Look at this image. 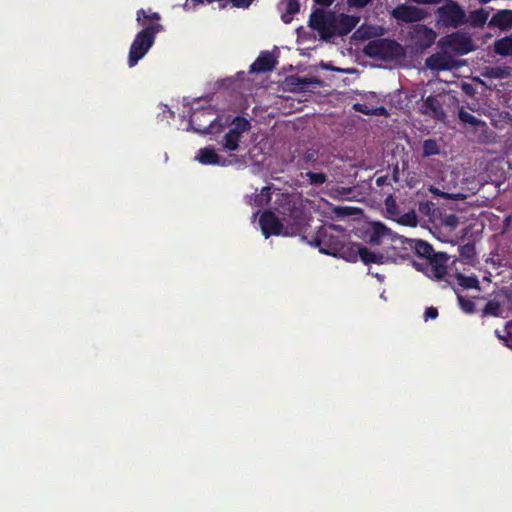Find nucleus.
<instances>
[{
    "instance_id": "obj_32",
    "label": "nucleus",
    "mask_w": 512,
    "mask_h": 512,
    "mask_svg": "<svg viewBox=\"0 0 512 512\" xmlns=\"http://www.w3.org/2000/svg\"><path fill=\"white\" fill-rule=\"evenodd\" d=\"M457 300H458L460 308L466 314H473L476 312V305L472 300L467 299L460 294H458Z\"/></svg>"
},
{
    "instance_id": "obj_28",
    "label": "nucleus",
    "mask_w": 512,
    "mask_h": 512,
    "mask_svg": "<svg viewBox=\"0 0 512 512\" xmlns=\"http://www.w3.org/2000/svg\"><path fill=\"white\" fill-rule=\"evenodd\" d=\"M458 117L463 123L469 124L473 127L486 126V123L483 120L476 118L474 115L467 112L463 107L459 109Z\"/></svg>"
},
{
    "instance_id": "obj_9",
    "label": "nucleus",
    "mask_w": 512,
    "mask_h": 512,
    "mask_svg": "<svg viewBox=\"0 0 512 512\" xmlns=\"http://www.w3.org/2000/svg\"><path fill=\"white\" fill-rule=\"evenodd\" d=\"M441 48H450L457 55H466L476 49L472 38L463 31H455L438 41Z\"/></svg>"
},
{
    "instance_id": "obj_4",
    "label": "nucleus",
    "mask_w": 512,
    "mask_h": 512,
    "mask_svg": "<svg viewBox=\"0 0 512 512\" xmlns=\"http://www.w3.org/2000/svg\"><path fill=\"white\" fill-rule=\"evenodd\" d=\"M219 125V133L226 126H230L229 131L223 136L220 145L225 151H236L239 148L242 135L251 129V123L243 116L232 117L225 115Z\"/></svg>"
},
{
    "instance_id": "obj_13",
    "label": "nucleus",
    "mask_w": 512,
    "mask_h": 512,
    "mask_svg": "<svg viewBox=\"0 0 512 512\" xmlns=\"http://www.w3.org/2000/svg\"><path fill=\"white\" fill-rule=\"evenodd\" d=\"M360 18L355 15L340 14L338 17L334 15V24L331 37L348 35L358 24Z\"/></svg>"
},
{
    "instance_id": "obj_2",
    "label": "nucleus",
    "mask_w": 512,
    "mask_h": 512,
    "mask_svg": "<svg viewBox=\"0 0 512 512\" xmlns=\"http://www.w3.org/2000/svg\"><path fill=\"white\" fill-rule=\"evenodd\" d=\"M279 213L283 215L282 219L270 210L264 211L259 219L262 234L265 238L270 236H295L299 234L304 226L303 210L296 206L290 200L280 205Z\"/></svg>"
},
{
    "instance_id": "obj_44",
    "label": "nucleus",
    "mask_w": 512,
    "mask_h": 512,
    "mask_svg": "<svg viewBox=\"0 0 512 512\" xmlns=\"http://www.w3.org/2000/svg\"><path fill=\"white\" fill-rule=\"evenodd\" d=\"M217 0H191V3L193 4V7H197L198 5H203V4H210V3H213V2H216Z\"/></svg>"
},
{
    "instance_id": "obj_22",
    "label": "nucleus",
    "mask_w": 512,
    "mask_h": 512,
    "mask_svg": "<svg viewBox=\"0 0 512 512\" xmlns=\"http://www.w3.org/2000/svg\"><path fill=\"white\" fill-rule=\"evenodd\" d=\"M512 74V67L508 65L488 66L483 72V76L490 79H504Z\"/></svg>"
},
{
    "instance_id": "obj_39",
    "label": "nucleus",
    "mask_w": 512,
    "mask_h": 512,
    "mask_svg": "<svg viewBox=\"0 0 512 512\" xmlns=\"http://www.w3.org/2000/svg\"><path fill=\"white\" fill-rule=\"evenodd\" d=\"M425 320L436 319L438 317V310L435 307H428L424 313Z\"/></svg>"
},
{
    "instance_id": "obj_42",
    "label": "nucleus",
    "mask_w": 512,
    "mask_h": 512,
    "mask_svg": "<svg viewBox=\"0 0 512 512\" xmlns=\"http://www.w3.org/2000/svg\"><path fill=\"white\" fill-rule=\"evenodd\" d=\"M354 109L358 112H361L366 115L372 114V112L369 110L366 104L356 103L354 106Z\"/></svg>"
},
{
    "instance_id": "obj_5",
    "label": "nucleus",
    "mask_w": 512,
    "mask_h": 512,
    "mask_svg": "<svg viewBox=\"0 0 512 512\" xmlns=\"http://www.w3.org/2000/svg\"><path fill=\"white\" fill-rule=\"evenodd\" d=\"M435 10L437 28L457 29L466 25L465 9L455 0H443Z\"/></svg>"
},
{
    "instance_id": "obj_37",
    "label": "nucleus",
    "mask_w": 512,
    "mask_h": 512,
    "mask_svg": "<svg viewBox=\"0 0 512 512\" xmlns=\"http://www.w3.org/2000/svg\"><path fill=\"white\" fill-rule=\"evenodd\" d=\"M373 0H347V4L349 7L362 9L370 4Z\"/></svg>"
},
{
    "instance_id": "obj_24",
    "label": "nucleus",
    "mask_w": 512,
    "mask_h": 512,
    "mask_svg": "<svg viewBox=\"0 0 512 512\" xmlns=\"http://www.w3.org/2000/svg\"><path fill=\"white\" fill-rule=\"evenodd\" d=\"M495 335L503 345L512 350V320L506 322L503 330L496 329Z\"/></svg>"
},
{
    "instance_id": "obj_46",
    "label": "nucleus",
    "mask_w": 512,
    "mask_h": 512,
    "mask_svg": "<svg viewBox=\"0 0 512 512\" xmlns=\"http://www.w3.org/2000/svg\"><path fill=\"white\" fill-rule=\"evenodd\" d=\"M392 180L395 183H397L399 181V168H398V165H395L394 168H393Z\"/></svg>"
},
{
    "instance_id": "obj_11",
    "label": "nucleus",
    "mask_w": 512,
    "mask_h": 512,
    "mask_svg": "<svg viewBox=\"0 0 512 512\" xmlns=\"http://www.w3.org/2000/svg\"><path fill=\"white\" fill-rule=\"evenodd\" d=\"M391 16L397 21L414 23L424 20L427 17V11L417 6L399 4L392 10Z\"/></svg>"
},
{
    "instance_id": "obj_43",
    "label": "nucleus",
    "mask_w": 512,
    "mask_h": 512,
    "mask_svg": "<svg viewBox=\"0 0 512 512\" xmlns=\"http://www.w3.org/2000/svg\"><path fill=\"white\" fill-rule=\"evenodd\" d=\"M411 1L416 4H422V5H435V4H440L443 2V0H411Z\"/></svg>"
},
{
    "instance_id": "obj_18",
    "label": "nucleus",
    "mask_w": 512,
    "mask_h": 512,
    "mask_svg": "<svg viewBox=\"0 0 512 512\" xmlns=\"http://www.w3.org/2000/svg\"><path fill=\"white\" fill-rule=\"evenodd\" d=\"M453 60L451 56L445 53H435L429 56L426 61V67L433 71H445L452 68Z\"/></svg>"
},
{
    "instance_id": "obj_31",
    "label": "nucleus",
    "mask_w": 512,
    "mask_h": 512,
    "mask_svg": "<svg viewBox=\"0 0 512 512\" xmlns=\"http://www.w3.org/2000/svg\"><path fill=\"white\" fill-rule=\"evenodd\" d=\"M385 209L392 219H396L400 215L399 206L392 194H388L385 199Z\"/></svg>"
},
{
    "instance_id": "obj_17",
    "label": "nucleus",
    "mask_w": 512,
    "mask_h": 512,
    "mask_svg": "<svg viewBox=\"0 0 512 512\" xmlns=\"http://www.w3.org/2000/svg\"><path fill=\"white\" fill-rule=\"evenodd\" d=\"M488 26L490 28H498L501 31H508L512 29V10H498L489 20Z\"/></svg>"
},
{
    "instance_id": "obj_38",
    "label": "nucleus",
    "mask_w": 512,
    "mask_h": 512,
    "mask_svg": "<svg viewBox=\"0 0 512 512\" xmlns=\"http://www.w3.org/2000/svg\"><path fill=\"white\" fill-rule=\"evenodd\" d=\"M416 222H417V217L414 212H409L402 216V221H401L402 224H407V225L413 226L416 224Z\"/></svg>"
},
{
    "instance_id": "obj_8",
    "label": "nucleus",
    "mask_w": 512,
    "mask_h": 512,
    "mask_svg": "<svg viewBox=\"0 0 512 512\" xmlns=\"http://www.w3.org/2000/svg\"><path fill=\"white\" fill-rule=\"evenodd\" d=\"M334 230H337L336 226L318 232V236L314 240V245L319 248L321 253L338 256L339 253L343 252L344 241L340 236L332 233Z\"/></svg>"
},
{
    "instance_id": "obj_26",
    "label": "nucleus",
    "mask_w": 512,
    "mask_h": 512,
    "mask_svg": "<svg viewBox=\"0 0 512 512\" xmlns=\"http://www.w3.org/2000/svg\"><path fill=\"white\" fill-rule=\"evenodd\" d=\"M360 248L361 245L357 243H353L350 246H346L344 244V250L342 253H339L338 256L342 257L346 261L356 262L358 259H360V255L358 254Z\"/></svg>"
},
{
    "instance_id": "obj_6",
    "label": "nucleus",
    "mask_w": 512,
    "mask_h": 512,
    "mask_svg": "<svg viewBox=\"0 0 512 512\" xmlns=\"http://www.w3.org/2000/svg\"><path fill=\"white\" fill-rule=\"evenodd\" d=\"M163 26L153 23L139 31L130 45V67L135 66L153 46L156 35L163 31Z\"/></svg>"
},
{
    "instance_id": "obj_3",
    "label": "nucleus",
    "mask_w": 512,
    "mask_h": 512,
    "mask_svg": "<svg viewBox=\"0 0 512 512\" xmlns=\"http://www.w3.org/2000/svg\"><path fill=\"white\" fill-rule=\"evenodd\" d=\"M225 115H218L217 110L212 105H207L199 109L192 110L189 117V126L197 133L218 134L219 125Z\"/></svg>"
},
{
    "instance_id": "obj_45",
    "label": "nucleus",
    "mask_w": 512,
    "mask_h": 512,
    "mask_svg": "<svg viewBox=\"0 0 512 512\" xmlns=\"http://www.w3.org/2000/svg\"><path fill=\"white\" fill-rule=\"evenodd\" d=\"M385 262H386V257L382 253H376L375 260L373 263L384 264Z\"/></svg>"
},
{
    "instance_id": "obj_16",
    "label": "nucleus",
    "mask_w": 512,
    "mask_h": 512,
    "mask_svg": "<svg viewBox=\"0 0 512 512\" xmlns=\"http://www.w3.org/2000/svg\"><path fill=\"white\" fill-rule=\"evenodd\" d=\"M277 60L270 52H261L250 66V73L270 72L276 68Z\"/></svg>"
},
{
    "instance_id": "obj_51",
    "label": "nucleus",
    "mask_w": 512,
    "mask_h": 512,
    "mask_svg": "<svg viewBox=\"0 0 512 512\" xmlns=\"http://www.w3.org/2000/svg\"><path fill=\"white\" fill-rule=\"evenodd\" d=\"M480 4L482 5H486L488 3H490L492 0H478Z\"/></svg>"
},
{
    "instance_id": "obj_10",
    "label": "nucleus",
    "mask_w": 512,
    "mask_h": 512,
    "mask_svg": "<svg viewBox=\"0 0 512 512\" xmlns=\"http://www.w3.org/2000/svg\"><path fill=\"white\" fill-rule=\"evenodd\" d=\"M334 24V14L317 9L311 13L309 18V27L319 32L322 39L331 38V32Z\"/></svg>"
},
{
    "instance_id": "obj_47",
    "label": "nucleus",
    "mask_w": 512,
    "mask_h": 512,
    "mask_svg": "<svg viewBox=\"0 0 512 512\" xmlns=\"http://www.w3.org/2000/svg\"><path fill=\"white\" fill-rule=\"evenodd\" d=\"M334 0H314V2L318 5L328 7L332 5Z\"/></svg>"
},
{
    "instance_id": "obj_33",
    "label": "nucleus",
    "mask_w": 512,
    "mask_h": 512,
    "mask_svg": "<svg viewBox=\"0 0 512 512\" xmlns=\"http://www.w3.org/2000/svg\"><path fill=\"white\" fill-rule=\"evenodd\" d=\"M476 250L473 242H468L459 247V255L461 258L471 260L475 257Z\"/></svg>"
},
{
    "instance_id": "obj_20",
    "label": "nucleus",
    "mask_w": 512,
    "mask_h": 512,
    "mask_svg": "<svg viewBox=\"0 0 512 512\" xmlns=\"http://www.w3.org/2000/svg\"><path fill=\"white\" fill-rule=\"evenodd\" d=\"M489 18V12L484 8H479L470 11L469 14L465 12L466 24L473 28H483Z\"/></svg>"
},
{
    "instance_id": "obj_35",
    "label": "nucleus",
    "mask_w": 512,
    "mask_h": 512,
    "mask_svg": "<svg viewBox=\"0 0 512 512\" xmlns=\"http://www.w3.org/2000/svg\"><path fill=\"white\" fill-rule=\"evenodd\" d=\"M429 191L435 195V196H439V197H442L444 199H448V200H460L463 198V195L460 194V193H447V192H443L441 191L440 189L434 187V186H431Z\"/></svg>"
},
{
    "instance_id": "obj_29",
    "label": "nucleus",
    "mask_w": 512,
    "mask_h": 512,
    "mask_svg": "<svg viewBox=\"0 0 512 512\" xmlns=\"http://www.w3.org/2000/svg\"><path fill=\"white\" fill-rule=\"evenodd\" d=\"M501 314V304L496 300H489L481 311L482 317H498Z\"/></svg>"
},
{
    "instance_id": "obj_12",
    "label": "nucleus",
    "mask_w": 512,
    "mask_h": 512,
    "mask_svg": "<svg viewBox=\"0 0 512 512\" xmlns=\"http://www.w3.org/2000/svg\"><path fill=\"white\" fill-rule=\"evenodd\" d=\"M410 38L418 48L427 49L433 45L437 34L432 28L424 24H416L410 31Z\"/></svg>"
},
{
    "instance_id": "obj_23",
    "label": "nucleus",
    "mask_w": 512,
    "mask_h": 512,
    "mask_svg": "<svg viewBox=\"0 0 512 512\" xmlns=\"http://www.w3.org/2000/svg\"><path fill=\"white\" fill-rule=\"evenodd\" d=\"M301 4L299 0H287L285 10L281 13V20L285 24L292 22L295 14L299 13Z\"/></svg>"
},
{
    "instance_id": "obj_21",
    "label": "nucleus",
    "mask_w": 512,
    "mask_h": 512,
    "mask_svg": "<svg viewBox=\"0 0 512 512\" xmlns=\"http://www.w3.org/2000/svg\"><path fill=\"white\" fill-rule=\"evenodd\" d=\"M495 54L502 57H512V34L497 39L493 44Z\"/></svg>"
},
{
    "instance_id": "obj_30",
    "label": "nucleus",
    "mask_w": 512,
    "mask_h": 512,
    "mask_svg": "<svg viewBox=\"0 0 512 512\" xmlns=\"http://www.w3.org/2000/svg\"><path fill=\"white\" fill-rule=\"evenodd\" d=\"M440 153V148L435 139H426L423 142V157H430L434 155H438Z\"/></svg>"
},
{
    "instance_id": "obj_27",
    "label": "nucleus",
    "mask_w": 512,
    "mask_h": 512,
    "mask_svg": "<svg viewBox=\"0 0 512 512\" xmlns=\"http://www.w3.org/2000/svg\"><path fill=\"white\" fill-rule=\"evenodd\" d=\"M160 19L161 16L158 12L148 13L144 9H140L137 11L136 21L138 22L139 25L143 26V28L151 25L148 23L150 20L159 21Z\"/></svg>"
},
{
    "instance_id": "obj_1",
    "label": "nucleus",
    "mask_w": 512,
    "mask_h": 512,
    "mask_svg": "<svg viewBox=\"0 0 512 512\" xmlns=\"http://www.w3.org/2000/svg\"><path fill=\"white\" fill-rule=\"evenodd\" d=\"M392 248L399 252L396 256L405 259L414 253L421 262L414 261L417 271L423 272L433 280H443L447 275L449 256L445 252H435L432 245L421 239H409L403 236L392 238Z\"/></svg>"
},
{
    "instance_id": "obj_15",
    "label": "nucleus",
    "mask_w": 512,
    "mask_h": 512,
    "mask_svg": "<svg viewBox=\"0 0 512 512\" xmlns=\"http://www.w3.org/2000/svg\"><path fill=\"white\" fill-rule=\"evenodd\" d=\"M420 112L435 120H443L446 117L441 102L433 95L428 96L423 101Z\"/></svg>"
},
{
    "instance_id": "obj_25",
    "label": "nucleus",
    "mask_w": 512,
    "mask_h": 512,
    "mask_svg": "<svg viewBox=\"0 0 512 512\" xmlns=\"http://www.w3.org/2000/svg\"><path fill=\"white\" fill-rule=\"evenodd\" d=\"M457 283L463 289H478L480 290V282L476 276H465L462 273L456 274Z\"/></svg>"
},
{
    "instance_id": "obj_7",
    "label": "nucleus",
    "mask_w": 512,
    "mask_h": 512,
    "mask_svg": "<svg viewBox=\"0 0 512 512\" xmlns=\"http://www.w3.org/2000/svg\"><path fill=\"white\" fill-rule=\"evenodd\" d=\"M401 45L392 39L380 38L370 41L364 47V53L370 58L392 60L401 55Z\"/></svg>"
},
{
    "instance_id": "obj_41",
    "label": "nucleus",
    "mask_w": 512,
    "mask_h": 512,
    "mask_svg": "<svg viewBox=\"0 0 512 512\" xmlns=\"http://www.w3.org/2000/svg\"><path fill=\"white\" fill-rule=\"evenodd\" d=\"M375 183L378 187H382L384 185L391 186V182L388 175L379 176L376 178Z\"/></svg>"
},
{
    "instance_id": "obj_50",
    "label": "nucleus",
    "mask_w": 512,
    "mask_h": 512,
    "mask_svg": "<svg viewBox=\"0 0 512 512\" xmlns=\"http://www.w3.org/2000/svg\"><path fill=\"white\" fill-rule=\"evenodd\" d=\"M261 201H262V196H260V195H256V196H255V202H256L258 205H261Z\"/></svg>"
},
{
    "instance_id": "obj_36",
    "label": "nucleus",
    "mask_w": 512,
    "mask_h": 512,
    "mask_svg": "<svg viewBox=\"0 0 512 512\" xmlns=\"http://www.w3.org/2000/svg\"><path fill=\"white\" fill-rule=\"evenodd\" d=\"M358 254L360 255V259L365 264L373 263L375 260L376 253L371 251L366 246H362L358 251Z\"/></svg>"
},
{
    "instance_id": "obj_49",
    "label": "nucleus",
    "mask_w": 512,
    "mask_h": 512,
    "mask_svg": "<svg viewBox=\"0 0 512 512\" xmlns=\"http://www.w3.org/2000/svg\"><path fill=\"white\" fill-rule=\"evenodd\" d=\"M506 298L512 304V289L506 294Z\"/></svg>"
},
{
    "instance_id": "obj_14",
    "label": "nucleus",
    "mask_w": 512,
    "mask_h": 512,
    "mask_svg": "<svg viewBox=\"0 0 512 512\" xmlns=\"http://www.w3.org/2000/svg\"><path fill=\"white\" fill-rule=\"evenodd\" d=\"M385 238L391 237V231L381 222H373L365 231V240L370 245H380Z\"/></svg>"
},
{
    "instance_id": "obj_19",
    "label": "nucleus",
    "mask_w": 512,
    "mask_h": 512,
    "mask_svg": "<svg viewBox=\"0 0 512 512\" xmlns=\"http://www.w3.org/2000/svg\"><path fill=\"white\" fill-rule=\"evenodd\" d=\"M196 159L203 165H225V160L216 153L212 147L199 149Z\"/></svg>"
},
{
    "instance_id": "obj_34",
    "label": "nucleus",
    "mask_w": 512,
    "mask_h": 512,
    "mask_svg": "<svg viewBox=\"0 0 512 512\" xmlns=\"http://www.w3.org/2000/svg\"><path fill=\"white\" fill-rule=\"evenodd\" d=\"M305 177L309 180L310 184L312 185H322L327 181L326 174L322 172H307L305 174Z\"/></svg>"
},
{
    "instance_id": "obj_40",
    "label": "nucleus",
    "mask_w": 512,
    "mask_h": 512,
    "mask_svg": "<svg viewBox=\"0 0 512 512\" xmlns=\"http://www.w3.org/2000/svg\"><path fill=\"white\" fill-rule=\"evenodd\" d=\"M316 151L314 150H308L305 152L304 156H303V160L305 163H312L316 160Z\"/></svg>"
},
{
    "instance_id": "obj_48",
    "label": "nucleus",
    "mask_w": 512,
    "mask_h": 512,
    "mask_svg": "<svg viewBox=\"0 0 512 512\" xmlns=\"http://www.w3.org/2000/svg\"><path fill=\"white\" fill-rule=\"evenodd\" d=\"M386 113V109L384 107H380L378 109H376L374 112H372V114H375V115H383Z\"/></svg>"
}]
</instances>
